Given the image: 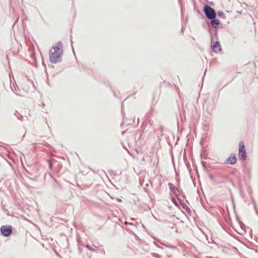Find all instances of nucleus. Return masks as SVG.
Listing matches in <instances>:
<instances>
[{"label": "nucleus", "mask_w": 258, "mask_h": 258, "mask_svg": "<svg viewBox=\"0 0 258 258\" xmlns=\"http://www.w3.org/2000/svg\"><path fill=\"white\" fill-rule=\"evenodd\" d=\"M239 157L242 160L246 159V154L245 150V147L243 142H240L239 144Z\"/></svg>", "instance_id": "obj_2"}, {"label": "nucleus", "mask_w": 258, "mask_h": 258, "mask_svg": "<svg viewBox=\"0 0 258 258\" xmlns=\"http://www.w3.org/2000/svg\"><path fill=\"white\" fill-rule=\"evenodd\" d=\"M213 50L214 52L217 53L221 51V46L218 42H216L213 46Z\"/></svg>", "instance_id": "obj_6"}, {"label": "nucleus", "mask_w": 258, "mask_h": 258, "mask_svg": "<svg viewBox=\"0 0 258 258\" xmlns=\"http://www.w3.org/2000/svg\"><path fill=\"white\" fill-rule=\"evenodd\" d=\"M223 15V13H222V12H219V13H218V15H219V16H221V15Z\"/></svg>", "instance_id": "obj_9"}, {"label": "nucleus", "mask_w": 258, "mask_h": 258, "mask_svg": "<svg viewBox=\"0 0 258 258\" xmlns=\"http://www.w3.org/2000/svg\"><path fill=\"white\" fill-rule=\"evenodd\" d=\"M204 11L205 13L206 16H216L215 11L208 5H205Z\"/></svg>", "instance_id": "obj_4"}, {"label": "nucleus", "mask_w": 258, "mask_h": 258, "mask_svg": "<svg viewBox=\"0 0 258 258\" xmlns=\"http://www.w3.org/2000/svg\"><path fill=\"white\" fill-rule=\"evenodd\" d=\"M210 19H212L213 18H215V17H208Z\"/></svg>", "instance_id": "obj_10"}, {"label": "nucleus", "mask_w": 258, "mask_h": 258, "mask_svg": "<svg viewBox=\"0 0 258 258\" xmlns=\"http://www.w3.org/2000/svg\"><path fill=\"white\" fill-rule=\"evenodd\" d=\"M236 157L235 154H231L227 160V163L233 164L236 163Z\"/></svg>", "instance_id": "obj_5"}, {"label": "nucleus", "mask_w": 258, "mask_h": 258, "mask_svg": "<svg viewBox=\"0 0 258 258\" xmlns=\"http://www.w3.org/2000/svg\"><path fill=\"white\" fill-rule=\"evenodd\" d=\"M62 53V43L61 42H58L50 50L49 59L51 62L56 63L60 62L61 60Z\"/></svg>", "instance_id": "obj_1"}, {"label": "nucleus", "mask_w": 258, "mask_h": 258, "mask_svg": "<svg viewBox=\"0 0 258 258\" xmlns=\"http://www.w3.org/2000/svg\"><path fill=\"white\" fill-rule=\"evenodd\" d=\"M1 231L5 236H9L12 232V228L9 225L2 226L1 227Z\"/></svg>", "instance_id": "obj_3"}, {"label": "nucleus", "mask_w": 258, "mask_h": 258, "mask_svg": "<svg viewBox=\"0 0 258 258\" xmlns=\"http://www.w3.org/2000/svg\"><path fill=\"white\" fill-rule=\"evenodd\" d=\"M211 23L213 27L216 28L219 24V21L218 20H213L211 21Z\"/></svg>", "instance_id": "obj_7"}, {"label": "nucleus", "mask_w": 258, "mask_h": 258, "mask_svg": "<svg viewBox=\"0 0 258 258\" xmlns=\"http://www.w3.org/2000/svg\"><path fill=\"white\" fill-rule=\"evenodd\" d=\"M86 247L90 250H91V251H94L95 250L92 247H91L90 245H87Z\"/></svg>", "instance_id": "obj_8"}]
</instances>
